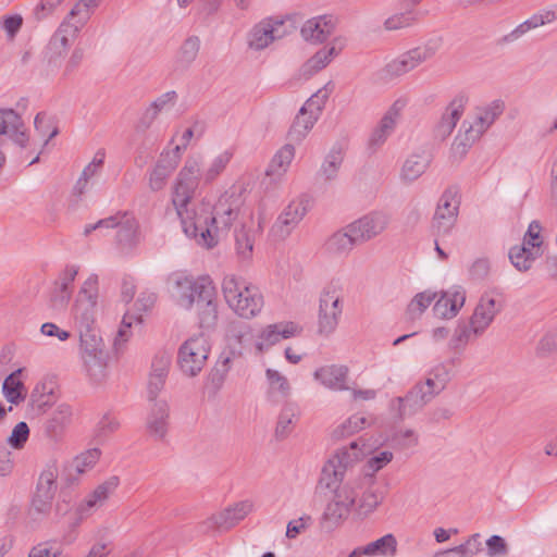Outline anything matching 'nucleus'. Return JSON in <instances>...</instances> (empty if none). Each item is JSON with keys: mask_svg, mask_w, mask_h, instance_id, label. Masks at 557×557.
<instances>
[{"mask_svg": "<svg viewBox=\"0 0 557 557\" xmlns=\"http://www.w3.org/2000/svg\"><path fill=\"white\" fill-rule=\"evenodd\" d=\"M233 151L224 149L206 164L200 154L186 158L171 186V203L181 221L185 235L197 245L210 249L219 244L244 206L245 187L236 183L230 186L212 206L206 198L196 199L200 184L214 183L233 159Z\"/></svg>", "mask_w": 557, "mask_h": 557, "instance_id": "1", "label": "nucleus"}, {"mask_svg": "<svg viewBox=\"0 0 557 557\" xmlns=\"http://www.w3.org/2000/svg\"><path fill=\"white\" fill-rule=\"evenodd\" d=\"M169 296L173 304L186 311L196 310L201 329H212L218 322V295L209 276H194L177 271L166 281Z\"/></svg>", "mask_w": 557, "mask_h": 557, "instance_id": "2", "label": "nucleus"}, {"mask_svg": "<svg viewBox=\"0 0 557 557\" xmlns=\"http://www.w3.org/2000/svg\"><path fill=\"white\" fill-rule=\"evenodd\" d=\"M225 302L238 317L252 319L263 308V296L258 287L235 274L225 275L222 281Z\"/></svg>", "mask_w": 557, "mask_h": 557, "instance_id": "3", "label": "nucleus"}, {"mask_svg": "<svg viewBox=\"0 0 557 557\" xmlns=\"http://www.w3.org/2000/svg\"><path fill=\"white\" fill-rule=\"evenodd\" d=\"M86 324L79 326V352L84 369L89 379L95 383H101L107 377L108 354L99 334L89 327V318H85Z\"/></svg>", "mask_w": 557, "mask_h": 557, "instance_id": "4", "label": "nucleus"}, {"mask_svg": "<svg viewBox=\"0 0 557 557\" xmlns=\"http://www.w3.org/2000/svg\"><path fill=\"white\" fill-rule=\"evenodd\" d=\"M344 311V296L338 284L325 285L319 295L317 313V332L322 336L332 335L342 319Z\"/></svg>", "mask_w": 557, "mask_h": 557, "instance_id": "5", "label": "nucleus"}, {"mask_svg": "<svg viewBox=\"0 0 557 557\" xmlns=\"http://www.w3.org/2000/svg\"><path fill=\"white\" fill-rule=\"evenodd\" d=\"M364 445L360 446L359 441L350 443L349 446L342 447L326 461L322 469L321 482L327 488L342 483L348 468L362 460L368 455Z\"/></svg>", "mask_w": 557, "mask_h": 557, "instance_id": "6", "label": "nucleus"}, {"mask_svg": "<svg viewBox=\"0 0 557 557\" xmlns=\"http://www.w3.org/2000/svg\"><path fill=\"white\" fill-rule=\"evenodd\" d=\"M210 354V344L203 334L187 338L178 348L177 366L183 375L197 376L207 364Z\"/></svg>", "mask_w": 557, "mask_h": 557, "instance_id": "7", "label": "nucleus"}, {"mask_svg": "<svg viewBox=\"0 0 557 557\" xmlns=\"http://www.w3.org/2000/svg\"><path fill=\"white\" fill-rule=\"evenodd\" d=\"M460 207L458 187L450 186L441 195L433 219L432 228L436 236H446L455 227Z\"/></svg>", "mask_w": 557, "mask_h": 557, "instance_id": "8", "label": "nucleus"}, {"mask_svg": "<svg viewBox=\"0 0 557 557\" xmlns=\"http://www.w3.org/2000/svg\"><path fill=\"white\" fill-rule=\"evenodd\" d=\"M288 34L286 18L268 16L256 23L247 34V45L255 51L268 48Z\"/></svg>", "mask_w": 557, "mask_h": 557, "instance_id": "9", "label": "nucleus"}, {"mask_svg": "<svg viewBox=\"0 0 557 557\" xmlns=\"http://www.w3.org/2000/svg\"><path fill=\"white\" fill-rule=\"evenodd\" d=\"M356 491L354 510L359 517L366 518L373 513L384 499V493L375 478L361 476L346 482Z\"/></svg>", "mask_w": 557, "mask_h": 557, "instance_id": "10", "label": "nucleus"}, {"mask_svg": "<svg viewBox=\"0 0 557 557\" xmlns=\"http://www.w3.org/2000/svg\"><path fill=\"white\" fill-rule=\"evenodd\" d=\"M440 47L441 41L438 39L429 40L424 45L413 48L391 61L385 66V71L392 76L404 75L419 66L421 63L432 59Z\"/></svg>", "mask_w": 557, "mask_h": 557, "instance_id": "11", "label": "nucleus"}, {"mask_svg": "<svg viewBox=\"0 0 557 557\" xmlns=\"http://www.w3.org/2000/svg\"><path fill=\"white\" fill-rule=\"evenodd\" d=\"M81 29L65 18L52 35L47 48V60L52 71L61 67L63 59L67 55Z\"/></svg>", "mask_w": 557, "mask_h": 557, "instance_id": "12", "label": "nucleus"}, {"mask_svg": "<svg viewBox=\"0 0 557 557\" xmlns=\"http://www.w3.org/2000/svg\"><path fill=\"white\" fill-rule=\"evenodd\" d=\"M504 103L499 100L493 101L486 107L479 108L471 122L465 121V129L460 140L463 146H471L475 143L503 113Z\"/></svg>", "mask_w": 557, "mask_h": 557, "instance_id": "13", "label": "nucleus"}, {"mask_svg": "<svg viewBox=\"0 0 557 557\" xmlns=\"http://www.w3.org/2000/svg\"><path fill=\"white\" fill-rule=\"evenodd\" d=\"M157 295L152 292H141L131 308L123 315L119 327L115 344L125 343L132 336V329L138 327L144 322V313L152 309Z\"/></svg>", "mask_w": 557, "mask_h": 557, "instance_id": "14", "label": "nucleus"}, {"mask_svg": "<svg viewBox=\"0 0 557 557\" xmlns=\"http://www.w3.org/2000/svg\"><path fill=\"white\" fill-rule=\"evenodd\" d=\"M301 332L302 327L293 321H281L268 324L256 335L253 346L258 354H263L282 339L299 336Z\"/></svg>", "mask_w": 557, "mask_h": 557, "instance_id": "15", "label": "nucleus"}, {"mask_svg": "<svg viewBox=\"0 0 557 557\" xmlns=\"http://www.w3.org/2000/svg\"><path fill=\"white\" fill-rule=\"evenodd\" d=\"M330 490L333 491V498L327 504L323 517L332 524L339 525L354 509L356 491L346 483H338Z\"/></svg>", "mask_w": 557, "mask_h": 557, "instance_id": "16", "label": "nucleus"}, {"mask_svg": "<svg viewBox=\"0 0 557 557\" xmlns=\"http://www.w3.org/2000/svg\"><path fill=\"white\" fill-rule=\"evenodd\" d=\"M261 230L260 223L255 222L252 214L243 218L239 226L234 231L235 255L237 261L243 265H248L252 261L253 247L257 235Z\"/></svg>", "mask_w": 557, "mask_h": 557, "instance_id": "17", "label": "nucleus"}, {"mask_svg": "<svg viewBox=\"0 0 557 557\" xmlns=\"http://www.w3.org/2000/svg\"><path fill=\"white\" fill-rule=\"evenodd\" d=\"M504 308V297L497 290H487L479 299L470 318L476 332H485Z\"/></svg>", "mask_w": 557, "mask_h": 557, "instance_id": "18", "label": "nucleus"}, {"mask_svg": "<svg viewBox=\"0 0 557 557\" xmlns=\"http://www.w3.org/2000/svg\"><path fill=\"white\" fill-rule=\"evenodd\" d=\"M120 485V479L116 475L109 476L90 491L84 499L79 502L76 511L81 519L87 518L100 509L107 500L114 494Z\"/></svg>", "mask_w": 557, "mask_h": 557, "instance_id": "19", "label": "nucleus"}, {"mask_svg": "<svg viewBox=\"0 0 557 557\" xmlns=\"http://www.w3.org/2000/svg\"><path fill=\"white\" fill-rule=\"evenodd\" d=\"M389 225V215L383 211H372L349 223V231L359 243H367L381 235Z\"/></svg>", "mask_w": 557, "mask_h": 557, "instance_id": "20", "label": "nucleus"}, {"mask_svg": "<svg viewBox=\"0 0 557 557\" xmlns=\"http://www.w3.org/2000/svg\"><path fill=\"white\" fill-rule=\"evenodd\" d=\"M58 465L52 459L44 467L37 483V512L46 513L51 507L58 491Z\"/></svg>", "mask_w": 557, "mask_h": 557, "instance_id": "21", "label": "nucleus"}, {"mask_svg": "<svg viewBox=\"0 0 557 557\" xmlns=\"http://www.w3.org/2000/svg\"><path fill=\"white\" fill-rule=\"evenodd\" d=\"M308 212V202L297 198L292 200L277 216L273 231L280 238H286Z\"/></svg>", "mask_w": 557, "mask_h": 557, "instance_id": "22", "label": "nucleus"}, {"mask_svg": "<svg viewBox=\"0 0 557 557\" xmlns=\"http://www.w3.org/2000/svg\"><path fill=\"white\" fill-rule=\"evenodd\" d=\"M349 369L344 364H324L313 372V379L323 387L334 391H349Z\"/></svg>", "mask_w": 557, "mask_h": 557, "instance_id": "23", "label": "nucleus"}, {"mask_svg": "<svg viewBox=\"0 0 557 557\" xmlns=\"http://www.w3.org/2000/svg\"><path fill=\"white\" fill-rule=\"evenodd\" d=\"M102 451L98 447L88 448L76 455L64 469L63 479L67 485L79 481L81 475L91 471L100 460Z\"/></svg>", "mask_w": 557, "mask_h": 557, "instance_id": "24", "label": "nucleus"}, {"mask_svg": "<svg viewBox=\"0 0 557 557\" xmlns=\"http://www.w3.org/2000/svg\"><path fill=\"white\" fill-rule=\"evenodd\" d=\"M466 302V290L461 286H453L441 293L433 306V313L440 319L455 318Z\"/></svg>", "mask_w": 557, "mask_h": 557, "instance_id": "25", "label": "nucleus"}, {"mask_svg": "<svg viewBox=\"0 0 557 557\" xmlns=\"http://www.w3.org/2000/svg\"><path fill=\"white\" fill-rule=\"evenodd\" d=\"M345 47V40L341 37L334 38L331 45L317 51L301 66L300 72L305 78H309L319 71L326 67L331 61L337 57Z\"/></svg>", "mask_w": 557, "mask_h": 557, "instance_id": "26", "label": "nucleus"}, {"mask_svg": "<svg viewBox=\"0 0 557 557\" xmlns=\"http://www.w3.org/2000/svg\"><path fill=\"white\" fill-rule=\"evenodd\" d=\"M72 414V408L69 405H59L42 424L44 438L50 443L61 441L66 426L71 423Z\"/></svg>", "mask_w": 557, "mask_h": 557, "instance_id": "27", "label": "nucleus"}, {"mask_svg": "<svg viewBox=\"0 0 557 557\" xmlns=\"http://www.w3.org/2000/svg\"><path fill=\"white\" fill-rule=\"evenodd\" d=\"M7 138L12 139L21 147H24L28 140L21 116L10 109L0 110V145Z\"/></svg>", "mask_w": 557, "mask_h": 557, "instance_id": "28", "label": "nucleus"}, {"mask_svg": "<svg viewBox=\"0 0 557 557\" xmlns=\"http://www.w3.org/2000/svg\"><path fill=\"white\" fill-rule=\"evenodd\" d=\"M267 382V397L273 404L287 400L293 393V387L285 374L281 371L268 368L264 372Z\"/></svg>", "mask_w": 557, "mask_h": 557, "instance_id": "29", "label": "nucleus"}, {"mask_svg": "<svg viewBox=\"0 0 557 557\" xmlns=\"http://www.w3.org/2000/svg\"><path fill=\"white\" fill-rule=\"evenodd\" d=\"M336 20L331 15L315 16L305 22L301 35L307 41L323 42L334 32Z\"/></svg>", "mask_w": 557, "mask_h": 557, "instance_id": "30", "label": "nucleus"}, {"mask_svg": "<svg viewBox=\"0 0 557 557\" xmlns=\"http://www.w3.org/2000/svg\"><path fill=\"white\" fill-rule=\"evenodd\" d=\"M116 245L122 253L132 252L139 244L138 224L133 216L121 215L117 224Z\"/></svg>", "mask_w": 557, "mask_h": 557, "instance_id": "31", "label": "nucleus"}, {"mask_svg": "<svg viewBox=\"0 0 557 557\" xmlns=\"http://www.w3.org/2000/svg\"><path fill=\"white\" fill-rule=\"evenodd\" d=\"M295 152L294 145L282 146L272 157L265 170V176L273 183L282 182L295 158Z\"/></svg>", "mask_w": 557, "mask_h": 557, "instance_id": "32", "label": "nucleus"}, {"mask_svg": "<svg viewBox=\"0 0 557 557\" xmlns=\"http://www.w3.org/2000/svg\"><path fill=\"white\" fill-rule=\"evenodd\" d=\"M557 20V4L544 9L532 16H530L524 22L520 23L516 28H513L505 39L508 41H515L521 38L523 35L529 33L532 29L537 27L550 24Z\"/></svg>", "mask_w": 557, "mask_h": 557, "instance_id": "33", "label": "nucleus"}, {"mask_svg": "<svg viewBox=\"0 0 557 557\" xmlns=\"http://www.w3.org/2000/svg\"><path fill=\"white\" fill-rule=\"evenodd\" d=\"M418 393L412 387L404 397L393 398L389 401V411L399 420L412 417L425 406Z\"/></svg>", "mask_w": 557, "mask_h": 557, "instance_id": "34", "label": "nucleus"}, {"mask_svg": "<svg viewBox=\"0 0 557 557\" xmlns=\"http://www.w3.org/2000/svg\"><path fill=\"white\" fill-rule=\"evenodd\" d=\"M59 134L58 120L54 115L47 113H37V139H42L41 148L37 152V163L40 156L48 153L53 145L51 139Z\"/></svg>", "mask_w": 557, "mask_h": 557, "instance_id": "35", "label": "nucleus"}, {"mask_svg": "<svg viewBox=\"0 0 557 557\" xmlns=\"http://www.w3.org/2000/svg\"><path fill=\"white\" fill-rule=\"evenodd\" d=\"M169 405L164 400L153 404L147 418V430L154 440H163L168 432Z\"/></svg>", "mask_w": 557, "mask_h": 557, "instance_id": "36", "label": "nucleus"}, {"mask_svg": "<svg viewBox=\"0 0 557 557\" xmlns=\"http://www.w3.org/2000/svg\"><path fill=\"white\" fill-rule=\"evenodd\" d=\"M255 509L251 500H242L214 516V523L220 528H232L244 520Z\"/></svg>", "mask_w": 557, "mask_h": 557, "instance_id": "37", "label": "nucleus"}, {"mask_svg": "<svg viewBox=\"0 0 557 557\" xmlns=\"http://www.w3.org/2000/svg\"><path fill=\"white\" fill-rule=\"evenodd\" d=\"M357 237L349 231V224L344 228L333 233L325 242V249L329 253L345 257L348 256L356 244Z\"/></svg>", "mask_w": 557, "mask_h": 557, "instance_id": "38", "label": "nucleus"}, {"mask_svg": "<svg viewBox=\"0 0 557 557\" xmlns=\"http://www.w3.org/2000/svg\"><path fill=\"white\" fill-rule=\"evenodd\" d=\"M79 269L75 264L66 265L54 282L52 290V301L57 304H66L72 296L73 282Z\"/></svg>", "mask_w": 557, "mask_h": 557, "instance_id": "39", "label": "nucleus"}, {"mask_svg": "<svg viewBox=\"0 0 557 557\" xmlns=\"http://www.w3.org/2000/svg\"><path fill=\"white\" fill-rule=\"evenodd\" d=\"M373 419L363 413L357 412L341 422L332 432V436L336 440L345 438L370 428Z\"/></svg>", "mask_w": 557, "mask_h": 557, "instance_id": "40", "label": "nucleus"}, {"mask_svg": "<svg viewBox=\"0 0 557 557\" xmlns=\"http://www.w3.org/2000/svg\"><path fill=\"white\" fill-rule=\"evenodd\" d=\"M299 413V407L296 403H285L280 411L275 426L276 438L284 440L293 432L294 426L298 421Z\"/></svg>", "mask_w": 557, "mask_h": 557, "instance_id": "41", "label": "nucleus"}, {"mask_svg": "<svg viewBox=\"0 0 557 557\" xmlns=\"http://www.w3.org/2000/svg\"><path fill=\"white\" fill-rule=\"evenodd\" d=\"M431 156L428 152L410 154L401 168V178L407 182H413L419 178L429 168Z\"/></svg>", "mask_w": 557, "mask_h": 557, "instance_id": "42", "label": "nucleus"}, {"mask_svg": "<svg viewBox=\"0 0 557 557\" xmlns=\"http://www.w3.org/2000/svg\"><path fill=\"white\" fill-rule=\"evenodd\" d=\"M21 375L22 370H16L7 376L2 384L3 396L12 405H18L26 398L27 391Z\"/></svg>", "mask_w": 557, "mask_h": 557, "instance_id": "43", "label": "nucleus"}, {"mask_svg": "<svg viewBox=\"0 0 557 557\" xmlns=\"http://www.w3.org/2000/svg\"><path fill=\"white\" fill-rule=\"evenodd\" d=\"M59 397V384L57 376L46 374L37 384V409L53 405Z\"/></svg>", "mask_w": 557, "mask_h": 557, "instance_id": "44", "label": "nucleus"}, {"mask_svg": "<svg viewBox=\"0 0 557 557\" xmlns=\"http://www.w3.org/2000/svg\"><path fill=\"white\" fill-rule=\"evenodd\" d=\"M398 542L394 534L388 533L364 545L367 557H395Z\"/></svg>", "mask_w": 557, "mask_h": 557, "instance_id": "45", "label": "nucleus"}, {"mask_svg": "<svg viewBox=\"0 0 557 557\" xmlns=\"http://www.w3.org/2000/svg\"><path fill=\"white\" fill-rule=\"evenodd\" d=\"M318 119L319 116L304 111L301 108L289 129V139L294 143H301L312 129Z\"/></svg>", "mask_w": 557, "mask_h": 557, "instance_id": "46", "label": "nucleus"}, {"mask_svg": "<svg viewBox=\"0 0 557 557\" xmlns=\"http://www.w3.org/2000/svg\"><path fill=\"white\" fill-rule=\"evenodd\" d=\"M343 160V149L338 146H334L325 156L319 170V176L324 181H334L338 175Z\"/></svg>", "mask_w": 557, "mask_h": 557, "instance_id": "47", "label": "nucleus"}, {"mask_svg": "<svg viewBox=\"0 0 557 557\" xmlns=\"http://www.w3.org/2000/svg\"><path fill=\"white\" fill-rule=\"evenodd\" d=\"M536 258L537 253L532 248L522 244L513 246L509 250V259L512 265L520 272L529 271Z\"/></svg>", "mask_w": 557, "mask_h": 557, "instance_id": "48", "label": "nucleus"}, {"mask_svg": "<svg viewBox=\"0 0 557 557\" xmlns=\"http://www.w3.org/2000/svg\"><path fill=\"white\" fill-rule=\"evenodd\" d=\"M100 2L101 0H79L65 18L83 28Z\"/></svg>", "mask_w": 557, "mask_h": 557, "instance_id": "49", "label": "nucleus"}, {"mask_svg": "<svg viewBox=\"0 0 557 557\" xmlns=\"http://www.w3.org/2000/svg\"><path fill=\"white\" fill-rule=\"evenodd\" d=\"M200 49V40L196 36L188 37L180 47L176 63L180 67H188L196 59Z\"/></svg>", "mask_w": 557, "mask_h": 557, "instance_id": "50", "label": "nucleus"}, {"mask_svg": "<svg viewBox=\"0 0 557 557\" xmlns=\"http://www.w3.org/2000/svg\"><path fill=\"white\" fill-rule=\"evenodd\" d=\"M481 335H483V332H476L471 320L469 324L459 322L449 341V346L453 349L463 348L473 337H479Z\"/></svg>", "mask_w": 557, "mask_h": 557, "instance_id": "51", "label": "nucleus"}, {"mask_svg": "<svg viewBox=\"0 0 557 557\" xmlns=\"http://www.w3.org/2000/svg\"><path fill=\"white\" fill-rule=\"evenodd\" d=\"M437 294L433 290H423L414 295V297L410 300L407 306V313L410 319L420 318L424 311L430 307V305L434 301Z\"/></svg>", "mask_w": 557, "mask_h": 557, "instance_id": "52", "label": "nucleus"}, {"mask_svg": "<svg viewBox=\"0 0 557 557\" xmlns=\"http://www.w3.org/2000/svg\"><path fill=\"white\" fill-rule=\"evenodd\" d=\"M407 104L408 99L406 97L397 98L383 114L379 123L383 125L384 128L394 133Z\"/></svg>", "mask_w": 557, "mask_h": 557, "instance_id": "53", "label": "nucleus"}, {"mask_svg": "<svg viewBox=\"0 0 557 557\" xmlns=\"http://www.w3.org/2000/svg\"><path fill=\"white\" fill-rule=\"evenodd\" d=\"M482 549V544L480 542V534L475 533L471 535L463 544L456 546L451 549L446 550L447 555H453L454 557H474Z\"/></svg>", "mask_w": 557, "mask_h": 557, "instance_id": "54", "label": "nucleus"}, {"mask_svg": "<svg viewBox=\"0 0 557 557\" xmlns=\"http://www.w3.org/2000/svg\"><path fill=\"white\" fill-rule=\"evenodd\" d=\"M120 428V421L111 413H106L97 423L94 436L98 442H103L109 435L116 432Z\"/></svg>", "mask_w": 557, "mask_h": 557, "instance_id": "55", "label": "nucleus"}, {"mask_svg": "<svg viewBox=\"0 0 557 557\" xmlns=\"http://www.w3.org/2000/svg\"><path fill=\"white\" fill-rule=\"evenodd\" d=\"M393 453L389 450H382L375 453L373 456H371L364 466L366 473L363 476H372L374 478V474L386 467L392 460H393Z\"/></svg>", "mask_w": 557, "mask_h": 557, "instance_id": "56", "label": "nucleus"}, {"mask_svg": "<svg viewBox=\"0 0 557 557\" xmlns=\"http://www.w3.org/2000/svg\"><path fill=\"white\" fill-rule=\"evenodd\" d=\"M182 158L180 148L164 149L156 162V165L170 175L176 170Z\"/></svg>", "mask_w": 557, "mask_h": 557, "instance_id": "57", "label": "nucleus"}, {"mask_svg": "<svg viewBox=\"0 0 557 557\" xmlns=\"http://www.w3.org/2000/svg\"><path fill=\"white\" fill-rule=\"evenodd\" d=\"M171 363L172 352L168 349H160L153 355L149 374L168 376Z\"/></svg>", "mask_w": 557, "mask_h": 557, "instance_id": "58", "label": "nucleus"}, {"mask_svg": "<svg viewBox=\"0 0 557 557\" xmlns=\"http://www.w3.org/2000/svg\"><path fill=\"white\" fill-rule=\"evenodd\" d=\"M330 94L331 90L325 86L312 95L301 108L304 111H308L311 114L320 116L322 109L330 97Z\"/></svg>", "mask_w": 557, "mask_h": 557, "instance_id": "59", "label": "nucleus"}, {"mask_svg": "<svg viewBox=\"0 0 557 557\" xmlns=\"http://www.w3.org/2000/svg\"><path fill=\"white\" fill-rule=\"evenodd\" d=\"M84 57L85 51L83 48L76 47L73 49L69 58L65 61L63 60L62 65L59 69L62 72V76L67 77L74 73L82 64Z\"/></svg>", "mask_w": 557, "mask_h": 557, "instance_id": "60", "label": "nucleus"}, {"mask_svg": "<svg viewBox=\"0 0 557 557\" xmlns=\"http://www.w3.org/2000/svg\"><path fill=\"white\" fill-rule=\"evenodd\" d=\"M392 438L403 449L414 447L419 442V435L413 429H400L394 433Z\"/></svg>", "mask_w": 557, "mask_h": 557, "instance_id": "61", "label": "nucleus"}, {"mask_svg": "<svg viewBox=\"0 0 557 557\" xmlns=\"http://www.w3.org/2000/svg\"><path fill=\"white\" fill-rule=\"evenodd\" d=\"M29 437V428L25 422L17 423L8 437V444L14 449H21Z\"/></svg>", "mask_w": 557, "mask_h": 557, "instance_id": "62", "label": "nucleus"}, {"mask_svg": "<svg viewBox=\"0 0 557 557\" xmlns=\"http://www.w3.org/2000/svg\"><path fill=\"white\" fill-rule=\"evenodd\" d=\"M416 22L411 13H398L389 16L384 22V27L387 30H398L411 26Z\"/></svg>", "mask_w": 557, "mask_h": 557, "instance_id": "63", "label": "nucleus"}, {"mask_svg": "<svg viewBox=\"0 0 557 557\" xmlns=\"http://www.w3.org/2000/svg\"><path fill=\"white\" fill-rule=\"evenodd\" d=\"M312 523L310 516H302L297 519L290 520L286 527V537L289 540L296 539L299 534L306 532Z\"/></svg>", "mask_w": 557, "mask_h": 557, "instance_id": "64", "label": "nucleus"}]
</instances>
